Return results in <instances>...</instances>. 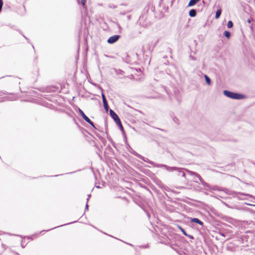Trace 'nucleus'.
Returning <instances> with one entry per match:
<instances>
[{
    "label": "nucleus",
    "mask_w": 255,
    "mask_h": 255,
    "mask_svg": "<svg viewBox=\"0 0 255 255\" xmlns=\"http://www.w3.org/2000/svg\"><path fill=\"white\" fill-rule=\"evenodd\" d=\"M224 94L227 97L233 99H242L245 98V96L242 94L234 93L229 91L224 90L223 91Z\"/></svg>",
    "instance_id": "1"
},
{
    "label": "nucleus",
    "mask_w": 255,
    "mask_h": 255,
    "mask_svg": "<svg viewBox=\"0 0 255 255\" xmlns=\"http://www.w3.org/2000/svg\"><path fill=\"white\" fill-rule=\"evenodd\" d=\"M79 113L80 115L82 117V118L90 125L94 127L93 123L90 120V119L85 115L84 112L81 110L79 109Z\"/></svg>",
    "instance_id": "2"
},
{
    "label": "nucleus",
    "mask_w": 255,
    "mask_h": 255,
    "mask_svg": "<svg viewBox=\"0 0 255 255\" xmlns=\"http://www.w3.org/2000/svg\"><path fill=\"white\" fill-rule=\"evenodd\" d=\"M120 38V36L118 35H115L110 37L107 40V42L110 44H113L118 40Z\"/></svg>",
    "instance_id": "3"
},
{
    "label": "nucleus",
    "mask_w": 255,
    "mask_h": 255,
    "mask_svg": "<svg viewBox=\"0 0 255 255\" xmlns=\"http://www.w3.org/2000/svg\"><path fill=\"white\" fill-rule=\"evenodd\" d=\"M110 114L111 116L113 118L114 120H116V119L119 120V117L118 115L114 112V111L110 110Z\"/></svg>",
    "instance_id": "4"
},
{
    "label": "nucleus",
    "mask_w": 255,
    "mask_h": 255,
    "mask_svg": "<svg viewBox=\"0 0 255 255\" xmlns=\"http://www.w3.org/2000/svg\"><path fill=\"white\" fill-rule=\"evenodd\" d=\"M200 0H190L188 3V6H192L195 5L197 2H198Z\"/></svg>",
    "instance_id": "5"
},
{
    "label": "nucleus",
    "mask_w": 255,
    "mask_h": 255,
    "mask_svg": "<svg viewBox=\"0 0 255 255\" xmlns=\"http://www.w3.org/2000/svg\"><path fill=\"white\" fill-rule=\"evenodd\" d=\"M191 221L201 225H202L203 224V222L197 218H193L191 219Z\"/></svg>",
    "instance_id": "6"
},
{
    "label": "nucleus",
    "mask_w": 255,
    "mask_h": 255,
    "mask_svg": "<svg viewBox=\"0 0 255 255\" xmlns=\"http://www.w3.org/2000/svg\"><path fill=\"white\" fill-rule=\"evenodd\" d=\"M189 14L191 17H195L196 15V11L195 9H191L189 11Z\"/></svg>",
    "instance_id": "7"
},
{
    "label": "nucleus",
    "mask_w": 255,
    "mask_h": 255,
    "mask_svg": "<svg viewBox=\"0 0 255 255\" xmlns=\"http://www.w3.org/2000/svg\"><path fill=\"white\" fill-rule=\"evenodd\" d=\"M204 78L205 79V81H206L207 84L208 85H210L211 81V80H210V78L207 75H204Z\"/></svg>",
    "instance_id": "8"
},
{
    "label": "nucleus",
    "mask_w": 255,
    "mask_h": 255,
    "mask_svg": "<svg viewBox=\"0 0 255 255\" xmlns=\"http://www.w3.org/2000/svg\"><path fill=\"white\" fill-rule=\"evenodd\" d=\"M221 12H222L221 9H219L217 10V11L216 12V15H215V18L216 19H218L219 18V17L221 15Z\"/></svg>",
    "instance_id": "9"
},
{
    "label": "nucleus",
    "mask_w": 255,
    "mask_h": 255,
    "mask_svg": "<svg viewBox=\"0 0 255 255\" xmlns=\"http://www.w3.org/2000/svg\"><path fill=\"white\" fill-rule=\"evenodd\" d=\"M224 35L227 38H230V36H231V34L228 31H225L224 32Z\"/></svg>",
    "instance_id": "10"
},
{
    "label": "nucleus",
    "mask_w": 255,
    "mask_h": 255,
    "mask_svg": "<svg viewBox=\"0 0 255 255\" xmlns=\"http://www.w3.org/2000/svg\"><path fill=\"white\" fill-rule=\"evenodd\" d=\"M233 24L231 21H229L227 23V26L229 28H231L233 27Z\"/></svg>",
    "instance_id": "11"
},
{
    "label": "nucleus",
    "mask_w": 255,
    "mask_h": 255,
    "mask_svg": "<svg viewBox=\"0 0 255 255\" xmlns=\"http://www.w3.org/2000/svg\"><path fill=\"white\" fill-rule=\"evenodd\" d=\"M190 174H191V175H195V176H196L198 178H199V179L200 181L201 180V179L200 176L199 175H198L197 173H195L193 172H190Z\"/></svg>",
    "instance_id": "12"
},
{
    "label": "nucleus",
    "mask_w": 255,
    "mask_h": 255,
    "mask_svg": "<svg viewBox=\"0 0 255 255\" xmlns=\"http://www.w3.org/2000/svg\"><path fill=\"white\" fill-rule=\"evenodd\" d=\"M102 96L103 104L107 103L105 95L103 94Z\"/></svg>",
    "instance_id": "13"
},
{
    "label": "nucleus",
    "mask_w": 255,
    "mask_h": 255,
    "mask_svg": "<svg viewBox=\"0 0 255 255\" xmlns=\"http://www.w3.org/2000/svg\"><path fill=\"white\" fill-rule=\"evenodd\" d=\"M104 108L106 110V111H108V103H104Z\"/></svg>",
    "instance_id": "14"
},
{
    "label": "nucleus",
    "mask_w": 255,
    "mask_h": 255,
    "mask_svg": "<svg viewBox=\"0 0 255 255\" xmlns=\"http://www.w3.org/2000/svg\"><path fill=\"white\" fill-rule=\"evenodd\" d=\"M2 5H3V1H2V0H0V11H1V10Z\"/></svg>",
    "instance_id": "15"
},
{
    "label": "nucleus",
    "mask_w": 255,
    "mask_h": 255,
    "mask_svg": "<svg viewBox=\"0 0 255 255\" xmlns=\"http://www.w3.org/2000/svg\"><path fill=\"white\" fill-rule=\"evenodd\" d=\"M169 171H172L173 170H179V168H175V167H170L169 169H168Z\"/></svg>",
    "instance_id": "16"
},
{
    "label": "nucleus",
    "mask_w": 255,
    "mask_h": 255,
    "mask_svg": "<svg viewBox=\"0 0 255 255\" xmlns=\"http://www.w3.org/2000/svg\"><path fill=\"white\" fill-rule=\"evenodd\" d=\"M115 122H116V123L118 125H121V122L120 119L119 118V120H117V119H116V120H115Z\"/></svg>",
    "instance_id": "17"
},
{
    "label": "nucleus",
    "mask_w": 255,
    "mask_h": 255,
    "mask_svg": "<svg viewBox=\"0 0 255 255\" xmlns=\"http://www.w3.org/2000/svg\"><path fill=\"white\" fill-rule=\"evenodd\" d=\"M180 230L182 231V232L183 233V234L184 235L187 236V235L186 234L185 231L182 228L180 227Z\"/></svg>",
    "instance_id": "18"
},
{
    "label": "nucleus",
    "mask_w": 255,
    "mask_h": 255,
    "mask_svg": "<svg viewBox=\"0 0 255 255\" xmlns=\"http://www.w3.org/2000/svg\"><path fill=\"white\" fill-rule=\"evenodd\" d=\"M85 1H86V0H81V2L83 5H85Z\"/></svg>",
    "instance_id": "19"
},
{
    "label": "nucleus",
    "mask_w": 255,
    "mask_h": 255,
    "mask_svg": "<svg viewBox=\"0 0 255 255\" xmlns=\"http://www.w3.org/2000/svg\"><path fill=\"white\" fill-rule=\"evenodd\" d=\"M119 126L120 127L121 129L123 130V128L122 127V124H121V125H119Z\"/></svg>",
    "instance_id": "20"
},
{
    "label": "nucleus",
    "mask_w": 255,
    "mask_h": 255,
    "mask_svg": "<svg viewBox=\"0 0 255 255\" xmlns=\"http://www.w3.org/2000/svg\"><path fill=\"white\" fill-rule=\"evenodd\" d=\"M88 204L87 203L86 205V209L88 210Z\"/></svg>",
    "instance_id": "21"
},
{
    "label": "nucleus",
    "mask_w": 255,
    "mask_h": 255,
    "mask_svg": "<svg viewBox=\"0 0 255 255\" xmlns=\"http://www.w3.org/2000/svg\"><path fill=\"white\" fill-rule=\"evenodd\" d=\"M118 27H119V29H121V27L119 24H118Z\"/></svg>",
    "instance_id": "22"
},
{
    "label": "nucleus",
    "mask_w": 255,
    "mask_h": 255,
    "mask_svg": "<svg viewBox=\"0 0 255 255\" xmlns=\"http://www.w3.org/2000/svg\"><path fill=\"white\" fill-rule=\"evenodd\" d=\"M90 197V195H88V198H87V201L89 200V197Z\"/></svg>",
    "instance_id": "23"
},
{
    "label": "nucleus",
    "mask_w": 255,
    "mask_h": 255,
    "mask_svg": "<svg viewBox=\"0 0 255 255\" xmlns=\"http://www.w3.org/2000/svg\"><path fill=\"white\" fill-rule=\"evenodd\" d=\"M182 175L184 176L185 175L184 173L182 172Z\"/></svg>",
    "instance_id": "24"
},
{
    "label": "nucleus",
    "mask_w": 255,
    "mask_h": 255,
    "mask_svg": "<svg viewBox=\"0 0 255 255\" xmlns=\"http://www.w3.org/2000/svg\"><path fill=\"white\" fill-rule=\"evenodd\" d=\"M128 18L129 19H130V16H128Z\"/></svg>",
    "instance_id": "25"
},
{
    "label": "nucleus",
    "mask_w": 255,
    "mask_h": 255,
    "mask_svg": "<svg viewBox=\"0 0 255 255\" xmlns=\"http://www.w3.org/2000/svg\"><path fill=\"white\" fill-rule=\"evenodd\" d=\"M248 22H251V20H248Z\"/></svg>",
    "instance_id": "26"
},
{
    "label": "nucleus",
    "mask_w": 255,
    "mask_h": 255,
    "mask_svg": "<svg viewBox=\"0 0 255 255\" xmlns=\"http://www.w3.org/2000/svg\"><path fill=\"white\" fill-rule=\"evenodd\" d=\"M243 195H245L244 194H243ZM246 196H248V194L245 195Z\"/></svg>",
    "instance_id": "27"
}]
</instances>
